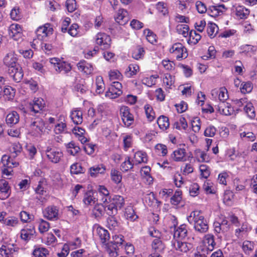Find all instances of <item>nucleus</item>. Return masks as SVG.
Wrapping results in <instances>:
<instances>
[{"instance_id": "1", "label": "nucleus", "mask_w": 257, "mask_h": 257, "mask_svg": "<svg viewBox=\"0 0 257 257\" xmlns=\"http://www.w3.org/2000/svg\"><path fill=\"white\" fill-rule=\"evenodd\" d=\"M17 61V55L13 51L8 53L4 59V64L9 68L8 72L10 76L15 82H19L23 77L24 73Z\"/></svg>"}, {"instance_id": "2", "label": "nucleus", "mask_w": 257, "mask_h": 257, "mask_svg": "<svg viewBox=\"0 0 257 257\" xmlns=\"http://www.w3.org/2000/svg\"><path fill=\"white\" fill-rule=\"evenodd\" d=\"M189 223L193 225V228L196 231L203 233L206 232L209 228L208 222L198 210L192 211L187 217Z\"/></svg>"}, {"instance_id": "3", "label": "nucleus", "mask_w": 257, "mask_h": 257, "mask_svg": "<svg viewBox=\"0 0 257 257\" xmlns=\"http://www.w3.org/2000/svg\"><path fill=\"white\" fill-rule=\"evenodd\" d=\"M2 173L7 176L12 175L13 168L19 166V163L11 158L8 155H4L1 159Z\"/></svg>"}, {"instance_id": "4", "label": "nucleus", "mask_w": 257, "mask_h": 257, "mask_svg": "<svg viewBox=\"0 0 257 257\" xmlns=\"http://www.w3.org/2000/svg\"><path fill=\"white\" fill-rule=\"evenodd\" d=\"M53 29L51 25L46 23L39 27L35 31L36 39H34L32 43L33 48H35L36 44L38 43V40H43L46 37L49 36L53 33Z\"/></svg>"}, {"instance_id": "5", "label": "nucleus", "mask_w": 257, "mask_h": 257, "mask_svg": "<svg viewBox=\"0 0 257 257\" xmlns=\"http://www.w3.org/2000/svg\"><path fill=\"white\" fill-rule=\"evenodd\" d=\"M169 52L178 60L185 59L188 56L186 48L180 43L174 44L170 48Z\"/></svg>"}, {"instance_id": "6", "label": "nucleus", "mask_w": 257, "mask_h": 257, "mask_svg": "<svg viewBox=\"0 0 257 257\" xmlns=\"http://www.w3.org/2000/svg\"><path fill=\"white\" fill-rule=\"evenodd\" d=\"M45 154L48 160L54 164L59 163L63 158L62 151L58 148L47 147Z\"/></svg>"}, {"instance_id": "7", "label": "nucleus", "mask_w": 257, "mask_h": 257, "mask_svg": "<svg viewBox=\"0 0 257 257\" xmlns=\"http://www.w3.org/2000/svg\"><path fill=\"white\" fill-rule=\"evenodd\" d=\"M94 40L95 44L99 46L102 49H108L110 47L111 44L110 37L104 33H98L94 36Z\"/></svg>"}, {"instance_id": "8", "label": "nucleus", "mask_w": 257, "mask_h": 257, "mask_svg": "<svg viewBox=\"0 0 257 257\" xmlns=\"http://www.w3.org/2000/svg\"><path fill=\"white\" fill-rule=\"evenodd\" d=\"M44 122L40 118H36L30 124L29 133L35 137H39L43 133Z\"/></svg>"}, {"instance_id": "9", "label": "nucleus", "mask_w": 257, "mask_h": 257, "mask_svg": "<svg viewBox=\"0 0 257 257\" xmlns=\"http://www.w3.org/2000/svg\"><path fill=\"white\" fill-rule=\"evenodd\" d=\"M49 61L53 68L57 72H61L64 71V73H67L71 69V67L69 63L61 61L59 58H52L50 59Z\"/></svg>"}, {"instance_id": "10", "label": "nucleus", "mask_w": 257, "mask_h": 257, "mask_svg": "<svg viewBox=\"0 0 257 257\" xmlns=\"http://www.w3.org/2000/svg\"><path fill=\"white\" fill-rule=\"evenodd\" d=\"M120 114L124 125L126 127L131 126L134 121L133 114L130 112L128 107L122 106L120 108Z\"/></svg>"}, {"instance_id": "11", "label": "nucleus", "mask_w": 257, "mask_h": 257, "mask_svg": "<svg viewBox=\"0 0 257 257\" xmlns=\"http://www.w3.org/2000/svg\"><path fill=\"white\" fill-rule=\"evenodd\" d=\"M93 231L95 235L97 236L100 242L105 244L109 240L110 235L108 231L99 225L96 224L93 227Z\"/></svg>"}, {"instance_id": "12", "label": "nucleus", "mask_w": 257, "mask_h": 257, "mask_svg": "<svg viewBox=\"0 0 257 257\" xmlns=\"http://www.w3.org/2000/svg\"><path fill=\"white\" fill-rule=\"evenodd\" d=\"M18 248L13 243H5L0 248V254L3 257H14Z\"/></svg>"}, {"instance_id": "13", "label": "nucleus", "mask_w": 257, "mask_h": 257, "mask_svg": "<svg viewBox=\"0 0 257 257\" xmlns=\"http://www.w3.org/2000/svg\"><path fill=\"white\" fill-rule=\"evenodd\" d=\"M45 218L50 220H56L59 218V210L57 206L51 205L47 207L43 212Z\"/></svg>"}, {"instance_id": "14", "label": "nucleus", "mask_w": 257, "mask_h": 257, "mask_svg": "<svg viewBox=\"0 0 257 257\" xmlns=\"http://www.w3.org/2000/svg\"><path fill=\"white\" fill-rule=\"evenodd\" d=\"M23 30L21 26L18 24H13L9 29V36L14 40L18 41L22 38Z\"/></svg>"}, {"instance_id": "15", "label": "nucleus", "mask_w": 257, "mask_h": 257, "mask_svg": "<svg viewBox=\"0 0 257 257\" xmlns=\"http://www.w3.org/2000/svg\"><path fill=\"white\" fill-rule=\"evenodd\" d=\"M211 93L214 98L218 99L220 102L225 101L229 97L227 90L224 87L215 88L211 91Z\"/></svg>"}, {"instance_id": "16", "label": "nucleus", "mask_w": 257, "mask_h": 257, "mask_svg": "<svg viewBox=\"0 0 257 257\" xmlns=\"http://www.w3.org/2000/svg\"><path fill=\"white\" fill-rule=\"evenodd\" d=\"M251 226L246 222L242 223L241 227L235 230L234 235L238 239H242L247 236L251 230Z\"/></svg>"}, {"instance_id": "17", "label": "nucleus", "mask_w": 257, "mask_h": 257, "mask_svg": "<svg viewBox=\"0 0 257 257\" xmlns=\"http://www.w3.org/2000/svg\"><path fill=\"white\" fill-rule=\"evenodd\" d=\"M227 10V8L223 5H217L210 6L208 9L207 13L212 17H216L222 15Z\"/></svg>"}, {"instance_id": "18", "label": "nucleus", "mask_w": 257, "mask_h": 257, "mask_svg": "<svg viewBox=\"0 0 257 257\" xmlns=\"http://www.w3.org/2000/svg\"><path fill=\"white\" fill-rule=\"evenodd\" d=\"M11 194V187L8 181L4 179L0 180V199L5 200Z\"/></svg>"}, {"instance_id": "19", "label": "nucleus", "mask_w": 257, "mask_h": 257, "mask_svg": "<svg viewBox=\"0 0 257 257\" xmlns=\"http://www.w3.org/2000/svg\"><path fill=\"white\" fill-rule=\"evenodd\" d=\"M172 246L177 251L181 252H187L193 247L192 244L190 243L182 242L178 240L172 242Z\"/></svg>"}, {"instance_id": "20", "label": "nucleus", "mask_w": 257, "mask_h": 257, "mask_svg": "<svg viewBox=\"0 0 257 257\" xmlns=\"http://www.w3.org/2000/svg\"><path fill=\"white\" fill-rule=\"evenodd\" d=\"M97 200L95 193L92 190H88L84 194L83 202L86 206L95 204Z\"/></svg>"}, {"instance_id": "21", "label": "nucleus", "mask_w": 257, "mask_h": 257, "mask_svg": "<svg viewBox=\"0 0 257 257\" xmlns=\"http://www.w3.org/2000/svg\"><path fill=\"white\" fill-rule=\"evenodd\" d=\"M78 70L85 75H91L94 70L93 66L85 60H81L77 64Z\"/></svg>"}, {"instance_id": "22", "label": "nucleus", "mask_w": 257, "mask_h": 257, "mask_svg": "<svg viewBox=\"0 0 257 257\" xmlns=\"http://www.w3.org/2000/svg\"><path fill=\"white\" fill-rule=\"evenodd\" d=\"M218 111L222 114L229 115L234 112V109L231 105L225 101L220 102L217 105Z\"/></svg>"}, {"instance_id": "23", "label": "nucleus", "mask_w": 257, "mask_h": 257, "mask_svg": "<svg viewBox=\"0 0 257 257\" xmlns=\"http://www.w3.org/2000/svg\"><path fill=\"white\" fill-rule=\"evenodd\" d=\"M105 171V166L101 164L90 167L88 170V173L91 177L96 178L99 174H104Z\"/></svg>"}, {"instance_id": "24", "label": "nucleus", "mask_w": 257, "mask_h": 257, "mask_svg": "<svg viewBox=\"0 0 257 257\" xmlns=\"http://www.w3.org/2000/svg\"><path fill=\"white\" fill-rule=\"evenodd\" d=\"M45 106L44 100L41 98H35L33 103L30 104V109L32 112L38 113Z\"/></svg>"}, {"instance_id": "25", "label": "nucleus", "mask_w": 257, "mask_h": 257, "mask_svg": "<svg viewBox=\"0 0 257 257\" xmlns=\"http://www.w3.org/2000/svg\"><path fill=\"white\" fill-rule=\"evenodd\" d=\"M35 233V228L33 226H27L22 229L20 232V237L25 241L29 240Z\"/></svg>"}, {"instance_id": "26", "label": "nucleus", "mask_w": 257, "mask_h": 257, "mask_svg": "<svg viewBox=\"0 0 257 257\" xmlns=\"http://www.w3.org/2000/svg\"><path fill=\"white\" fill-rule=\"evenodd\" d=\"M203 244L208 251H212L216 245L213 235L211 234H206L204 237Z\"/></svg>"}, {"instance_id": "27", "label": "nucleus", "mask_w": 257, "mask_h": 257, "mask_svg": "<svg viewBox=\"0 0 257 257\" xmlns=\"http://www.w3.org/2000/svg\"><path fill=\"white\" fill-rule=\"evenodd\" d=\"M173 160L176 162H184L186 160V152L185 149L179 148L175 150L171 155Z\"/></svg>"}, {"instance_id": "28", "label": "nucleus", "mask_w": 257, "mask_h": 257, "mask_svg": "<svg viewBox=\"0 0 257 257\" xmlns=\"http://www.w3.org/2000/svg\"><path fill=\"white\" fill-rule=\"evenodd\" d=\"M194 158L200 163H209L210 161V158L207 153L199 149L195 150Z\"/></svg>"}, {"instance_id": "29", "label": "nucleus", "mask_w": 257, "mask_h": 257, "mask_svg": "<svg viewBox=\"0 0 257 257\" xmlns=\"http://www.w3.org/2000/svg\"><path fill=\"white\" fill-rule=\"evenodd\" d=\"M187 233L188 229L187 225L182 224L175 229L174 237L180 239H184L187 236Z\"/></svg>"}, {"instance_id": "30", "label": "nucleus", "mask_w": 257, "mask_h": 257, "mask_svg": "<svg viewBox=\"0 0 257 257\" xmlns=\"http://www.w3.org/2000/svg\"><path fill=\"white\" fill-rule=\"evenodd\" d=\"M70 117L74 123H81L83 121L82 111L78 108L73 109L71 112Z\"/></svg>"}, {"instance_id": "31", "label": "nucleus", "mask_w": 257, "mask_h": 257, "mask_svg": "<svg viewBox=\"0 0 257 257\" xmlns=\"http://www.w3.org/2000/svg\"><path fill=\"white\" fill-rule=\"evenodd\" d=\"M234 8L235 15L238 19H246L249 14V11L243 6L235 5Z\"/></svg>"}, {"instance_id": "32", "label": "nucleus", "mask_w": 257, "mask_h": 257, "mask_svg": "<svg viewBox=\"0 0 257 257\" xmlns=\"http://www.w3.org/2000/svg\"><path fill=\"white\" fill-rule=\"evenodd\" d=\"M145 201L148 205L157 208L161 203L160 201L156 198L155 194L153 192H150L146 194L145 197Z\"/></svg>"}, {"instance_id": "33", "label": "nucleus", "mask_w": 257, "mask_h": 257, "mask_svg": "<svg viewBox=\"0 0 257 257\" xmlns=\"http://www.w3.org/2000/svg\"><path fill=\"white\" fill-rule=\"evenodd\" d=\"M128 13L123 9L118 10L115 16L116 22L121 25L125 24L128 21Z\"/></svg>"}, {"instance_id": "34", "label": "nucleus", "mask_w": 257, "mask_h": 257, "mask_svg": "<svg viewBox=\"0 0 257 257\" xmlns=\"http://www.w3.org/2000/svg\"><path fill=\"white\" fill-rule=\"evenodd\" d=\"M72 132L82 144L87 142V139L86 136L85 131L83 128L78 126L75 127L72 130Z\"/></svg>"}, {"instance_id": "35", "label": "nucleus", "mask_w": 257, "mask_h": 257, "mask_svg": "<svg viewBox=\"0 0 257 257\" xmlns=\"http://www.w3.org/2000/svg\"><path fill=\"white\" fill-rule=\"evenodd\" d=\"M151 168L145 166L141 170V176L147 184H151L153 182V178L150 174Z\"/></svg>"}, {"instance_id": "36", "label": "nucleus", "mask_w": 257, "mask_h": 257, "mask_svg": "<svg viewBox=\"0 0 257 257\" xmlns=\"http://www.w3.org/2000/svg\"><path fill=\"white\" fill-rule=\"evenodd\" d=\"M98 192L101 196V200L103 203L108 202V200L110 198L109 191L103 185H99L98 187Z\"/></svg>"}, {"instance_id": "37", "label": "nucleus", "mask_w": 257, "mask_h": 257, "mask_svg": "<svg viewBox=\"0 0 257 257\" xmlns=\"http://www.w3.org/2000/svg\"><path fill=\"white\" fill-rule=\"evenodd\" d=\"M147 155L145 152L143 151H138L135 154L133 161L135 165L142 163H147Z\"/></svg>"}, {"instance_id": "38", "label": "nucleus", "mask_w": 257, "mask_h": 257, "mask_svg": "<svg viewBox=\"0 0 257 257\" xmlns=\"http://www.w3.org/2000/svg\"><path fill=\"white\" fill-rule=\"evenodd\" d=\"M152 249L156 253L162 252L165 248V245L160 238H154L152 243Z\"/></svg>"}, {"instance_id": "39", "label": "nucleus", "mask_w": 257, "mask_h": 257, "mask_svg": "<svg viewBox=\"0 0 257 257\" xmlns=\"http://www.w3.org/2000/svg\"><path fill=\"white\" fill-rule=\"evenodd\" d=\"M110 202L115 205L117 208H119L122 207L124 204L123 197L118 195H114L111 196L108 201V202Z\"/></svg>"}, {"instance_id": "40", "label": "nucleus", "mask_w": 257, "mask_h": 257, "mask_svg": "<svg viewBox=\"0 0 257 257\" xmlns=\"http://www.w3.org/2000/svg\"><path fill=\"white\" fill-rule=\"evenodd\" d=\"M124 216L127 220L132 222L136 221L139 217L132 206H127L125 209Z\"/></svg>"}, {"instance_id": "41", "label": "nucleus", "mask_w": 257, "mask_h": 257, "mask_svg": "<svg viewBox=\"0 0 257 257\" xmlns=\"http://www.w3.org/2000/svg\"><path fill=\"white\" fill-rule=\"evenodd\" d=\"M240 52L251 56L256 50V47L251 45H243L239 47Z\"/></svg>"}, {"instance_id": "42", "label": "nucleus", "mask_w": 257, "mask_h": 257, "mask_svg": "<svg viewBox=\"0 0 257 257\" xmlns=\"http://www.w3.org/2000/svg\"><path fill=\"white\" fill-rule=\"evenodd\" d=\"M20 119V116L17 112L13 111L10 112L6 117V122L10 125L17 123Z\"/></svg>"}, {"instance_id": "43", "label": "nucleus", "mask_w": 257, "mask_h": 257, "mask_svg": "<svg viewBox=\"0 0 257 257\" xmlns=\"http://www.w3.org/2000/svg\"><path fill=\"white\" fill-rule=\"evenodd\" d=\"M119 222L114 216H110L107 219L106 226L111 230L116 231L119 229Z\"/></svg>"}, {"instance_id": "44", "label": "nucleus", "mask_w": 257, "mask_h": 257, "mask_svg": "<svg viewBox=\"0 0 257 257\" xmlns=\"http://www.w3.org/2000/svg\"><path fill=\"white\" fill-rule=\"evenodd\" d=\"M163 84L166 89L171 88L175 82L174 76L169 73H166L163 77Z\"/></svg>"}, {"instance_id": "45", "label": "nucleus", "mask_w": 257, "mask_h": 257, "mask_svg": "<svg viewBox=\"0 0 257 257\" xmlns=\"http://www.w3.org/2000/svg\"><path fill=\"white\" fill-rule=\"evenodd\" d=\"M218 27L214 23H208L207 27V32L208 35L211 38H214L218 33Z\"/></svg>"}, {"instance_id": "46", "label": "nucleus", "mask_w": 257, "mask_h": 257, "mask_svg": "<svg viewBox=\"0 0 257 257\" xmlns=\"http://www.w3.org/2000/svg\"><path fill=\"white\" fill-rule=\"evenodd\" d=\"M157 123L160 128L163 131L166 130L170 125L168 117L164 115L161 116L158 118Z\"/></svg>"}, {"instance_id": "47", "label": "nucleus", "mask_w": 257, "mask_h": 257, "mask_svg": "<svg viewBox=\"0 0 257 257\" xmlns=\"http://www.w3.org/2000/svg\"><path fill=\"white\" fill-rule=\"evenodd\" d=\"M22 147L19 143H14L10 148V151L12 157H17L22 152Z\"/></svg>"}, {"instance_id": "48", "label": "nucleus", "mask_w": 257, "mask_h": 257, "mask_svg": "<svg viewBox=\"0 0 257 257\" xmlns=\"http://www.w3.org/2000/svg\"><path fill=\"white\" fill-rule=\"evenodd\" d=\"M203 188L206 194H214L216 192L215 185L209 180L205 182Z\"/></svg>"}, {"instance_id": "49", "label": "nucleus", "mask_w": 257, "mask_h": 257, "mask_svg": "<svg viewBox=\"0 0 257 257\" xmlns=\"http://www.w3.org/2000/svg\"><path fill=\"white\" fill-rule=\"evenodd\" d=\"M110 178L114 183L118 184L121 181L122 175L118 170L112 169L110 171Z\"/></svg>"}, {"instance_id": "50", "label": "nucleus", "mask_w": 257, "mask_h": 257, "mask_svg": "<svg viewBox=\"0 0 257 257\" xmlns=\"http://www.w3.org/2000/svg\"><path fill=\"white\" fill-rule=\"evenodd\" d=\"M201 36L200 34L196 33L195 31L192 30L189 32V38L188 40V43L190 45L196 44L201 39Z\"/></svg>"}, {"instance_id": "51", "label": "nucleus", "mask_w": 257, "mask_h": 257, "mask_svg": "<svg viewBox=\"0 0 257 257\" xmlns=\"http://www.w3.org/2000/svg\"><path fill=\"white\" fill-rule=\"evenodd\" d=\"M104 209L109 216H114L117 213V208L111 202L104 203Z\"/></svg>"}, {"instance_id": "52", "label": "nucleus", "mask_w": 257, "mask_h": 257, "mask_svg": "<svg viewBox=\"0 0 257 257\" xmlns=\"http://www.w3.org/2000/svg\"><path fill=\"white\" fill-rule=\"evenodd\" d=\"M95 86V91L97 94H100L103 92L104 90V83L101 76H98L96 77Z\"/></svg>"}, {"instance_id": "53", "label": "nucleus", "mask_w": 257, "mask_h": 257, "mask_svg": "<svg viewBox=\"0 0 257 257\" xmlns=\"http://www.w3.org/2000/svg\"><path fill=\"white\" fill-rule=\"evenodd\" d=\"M106 251L109 257H116L118 255L117 248L112 242L106 244Z\"/></svg>"}, {"instance_id": "54", "label": "nucleus", "mask_w": 257, "mask_h": 257, "mask_svg": "<svg viewBox=\"0 0 257 257\" xmlns=\"http://www.w3.org/2000/svg\"><path fill=\"white\" fill-rule=\"evenodd\" d=\"M19 223V219L15 216H9L5 218L4 225L9 227H16Z\"/></svg>"}, {"instance_id": "55", "label": "nucleus", "mask_w": 257, "mask_h": 257, "mask_svg": "<svg viewBox=\"0 0 257 257\" xmlns=\"http://www.w3.org/2000/svg\"><path fill=\"white\" fill-rule=\"evenodd\" d=\"M139 70V66L136 64H130L126 69L125 73L127 77H131L137 74Z\"/></svg>"}, {"instance_id": "56", "label": "nucleus", "mask_w": 257, "mask_h": 257, "mask_svg": "<svg viewBox=\"0 0 257 257\" xmlns=\"http://www.w3.org/2000/svg\"><path fill=\"white\" fill-rule=\"evenodd\" d=\"M173 126L178 130H185L188 127V124L185 118L181 117L174 123Z\"/></svg>"}, {"instance_id": "57", "label": "nucleus", "mask_w": 257, "mask_h": 257, "mask_svg": "<svg viewBox=\"0 0 257 257\" xmlns=\"http://www.w3.org/2000/svg\"><path fill=\"white\" fill-rule=\"evenodd\" d=\"M49 254V251L44 247H37L33 252L32 257H46Z\"/></svg>"}, {"instance_id": "58", "label": "nucleus", "mask_w": 257, "mask_h": 257, "mask_svg": "<svg viewBox=\"0 0 257 257\" xmlns=\"http://www.w3.org/2000/svg\"><path fill=\"white\" fill-rule=\"evenodd\" d=\"M144 109L148 120L153 121L155 118V113L152 106L149 104H146L144 106Z\"/></svg>"}, {"instance_id": "59", "label": "nucleus", "mask_w": 257, "mask_h": 257, "mask_svg": "<svg viewBox=\"0 0 257 257\" xmlns=\"http://www.w3.org/2000/svg\"><path fill=\"white\" fill-rule=\"evenodd\" d=\"M253 88L251 82L249 81L243 82L240 84V90L242 93L245 94L250 92Z\"/></svg>"}, {"instance_id": "60", "label": "nucleus", "mask_w": 257, "mask_h": 257, "mask_svg": "<svg viewBox=\"0 0 257 257\" xmlns=\"http://www.w3.org/2000/svg\"><path fill=\"white\" fill-rule=\"evenodd\" d=\"M191 123L193 131L195 133H198L201 128L200 119L198 117H194L191 119Z\"/></svg>"}, {"instance_id": "61", "label": "nucleus", "mask_w": 257, "mask_h": 257, "mask_svg": "<svg viewBox=\"0 0 257 257\" xmlns=\"http://www.w3.org/2000/svg\"><path fill=\"white\" fill-rule=\"evenodd\" d=\"M145 54V50L143 48L138 46L133 51L132 57L136 60L142 59Z\"/></svg>"}, {"instance_id": "62", "label": "nucleus", "mask_w": 257, "mask_h": 257, "mask_svg": "<svg viewBox=\"0 0 257 257\" xmlns=\"http://www.w3.org/2000/svg\"><path fill=\"white\" fill-rule=\"evenodd\" d=\"M189 26L186 24H178L176 27L177 32L184 37H186L189 34Z\"/></svg>"}, {"instance_id": "63", "label": "nucleus", "mask_w": 257, "mask_h": 257, "mask_svg": "<svg viewBox=\"0 0 257 257\" xmlns=\"http://www.w3.org/2000/svg\"><path fill=\"white\" fill-rule=\"evenodd\" d=\"M135 164L131 161L129 157H126L124 162L121 165V169L122 171L126 172L133 168Z\"/></svg>"}, {"instance_id": "64", "label": "nucleus", "mask_w": 257, "mask_h": 257, "mask_svg": "<svg viewBox=\"0 0 257 257\" xmlns=\"http://www.w3.org/2000/svg\"><path fill=\"white\" fill-rule=\"evenodd\" d=\"M3 92L6 99L8 100L12 99L15 96V90L11 86H6L4 89Z\"/></svg>"}]
</instances>
